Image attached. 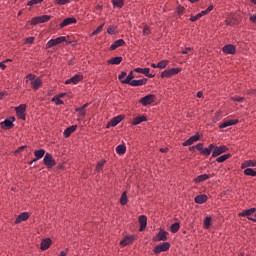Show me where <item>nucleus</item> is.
Listing matches in <instances>:
<instances>
[{
    "label": "nucleus",
    "instance_id": "1",
    "mask_svg": "<svg viewBox=\"0 0 256 256\" xmlns=\"http://www.w3.org/2000/svg\"><path fill=\"white\" fill-rule=\"evenodd\" d=\"M29 81L32 89H34L35 91H37V89H39L41 85H43V81L41 80V78H36L33 74H28L26 76V83H29Z\"/></svg>",
    "mask_w": 256,
    "mask_h": 256
},
{
    "label": "nucleus",
    "instance_id": "2",
    "mask_svg": "<svg viewBox=\"0 0 256 256\" xmlns=\"http://www.w3.org/2000/svg\"><path fill=\"white\" fill-rule=\"evenodd\" d=\"M69 36H60L55 39H51L47 42L46 47L47 49H51L55 47L56 45H61V43H67L69 40Z\"/></svg>",
    "mask_w": 256,
    "mask_h": 256
},
{
    "label": "nucleus",
    "instance_id": "3",
    "mask_svg": "<svg viewBox=\"0 0 256 256\" xmlns=\"http://www.w3.org/2000/svg\"><path fill=\"white\" fill-rule=\"evenodd\" d=\"M44 165L48 167V169H53L57 163L55 162V159H53V155L50 153H46L43 159Z\"/></svg>",
    "mask_w": 256,
    "mask_h": 256
},
{
    "label": "nucleus",
    "instance_id": "4",
    "mask_svg": "<svg viewBox=\"0 0 256 256\" xmlns=\"http://www.w3.org/2000/svg\"><path fill=\"white\" fill-rule=\"evenodd\" d=\"M180 72H181V69L179 68L167 69L161 73V77L162 79H165V78L169 79V77H173V75H177Z\"/></svg>",
    "mask_w": 256,
    "mask_h": 256
},
{
    "label": "nucleus",
    "instance_id": "5",
    "mask_svg": "<svg viewBox=\"0 0 256 256\" xmlns=\"http://www.w3.org/2000/svg\"><path fill=\"white\" fill-rule=\"evenodd\" d=\"M229 151V148L227 146H214L212 149V157H219V155H222V153H227Z\"/></svg>",
    "mask_w": 256,
    "mask_h": 256
},
{
    "label": "nucleus",
    "instance_id": "6",
    "mask_svg": "<svg viewBox=\"0 0 256 256\" xmlns=\"http://www.w3.org/2000/svg\"><path fill=\"white\" fill-rule=\"evenodd\" d=\"M139 103H141V105H143L144 107H147V105H151V103H155V95L153 94L146 95L139 100Z\"/></svg>",
    "mask_w": 256,
    "mask_h": 256
},
{
    "label": "nucleus",
    "instance_id": "7",
    "mask_svg": "<svg viewBox=\"0 0 256 256\" xmlns=\"http://www.w3.org/2000/svg\"><path fill=\"white\" fill-rule=\"evenodd\" d=\"M51 19L49 15H42L38 17H34L31 20V25H39V23H47Z\"/></svg>",
    "mask_w": 256,
    "mask_h": 256
},
{
    "label": "nucleus",
    "instance_id": "8",
    "mask_svg": "<svg viewBox=\"0 0 256 256\" xmlns=\"http://www.w3.org/2000/svg\"><path fill=\"white\" fill-rule=\"evenodd\" d=\"M169 247H171L169 242H164L160 245L155 246L154 253L158 255V253H163V251H169Z\"/></svg>",
    "mask_w": 256,
    "mask_h": 256
},
{
    "label": "nucleus",
    "instance_id": "9",
    "mask_svg": "<svg viewBox=\"0 0 256 256\" xmlns=\"http://www.w3.org/2000/svg\"><path fill=\"white\" fill-rule=\"evenodd\" d=\"M81 81H83V75L76 74L72 78L66 80L65 85H71V83H73V85H77V83H81Z\"/></svg>",
    "mask_w": 256,
    "mask_h": 256
},
{
    "label": "nucleus",
    "instance_id": "10",
    "mask_svg": "<svg viewBox=\"0 0 256 256\" xmlns=\"http://www.w3.org/2000/svg\"><path fill=\"white\" fill-rule=\"evenodd\" d=\"M255 211H256L255 208L243 210L242 212L239 213V217H247L250 221H255V219L251 218V215H253Z\"/></svg>",
    "mask_w": 256,
    "mask_h": 256
},
{
    "label": "nucleus",
    "instance_id": "11",
    "mask_svg": "<svg viewBox=\"0 0 256 256\" xmlns=\"http://www.w3.org/2000/svg\"><path fill=\"white\" fill-rule=\"evenodd\" d=\"M222 51L223 53H226V55H235L237 48L235 47V45L228 44L222 48Z\"/></svg>",
    "mask_w": 256,
    "mask_h": 256
},
{
    "label": "nucleus",
    "instance_id": "12",
    "mask_svg": "<svg viewBox=\"0 0 256 256\" xmlns=\"http://www.w3.org/2000/svg\"><path fill=\"white\" fill-rule=\"evenodd\" d=\"M25 109H27V106L25 104H21L19 107L16 108L17 116L23 121H25Z\"/></svg>",
    "mask_w": 256,
    "mask_h": 256
},
{
    "label": "nucleus",
    "instance_id": "13",
    "mask_svg": "<svg viewBox=\"0 0 256 256\" xmlns=\"http://www.w3.org/2000/svg\"><path fill=\"white\" fill-rule=\"evenodd\" d=\"M134 71L135 73H141L142 75H146V77H149V79H153V77H155L154 74L149 73V68H135Z\"/></svg>",
    "mask_w": 256,
    "mask_h": 256
},
{
    "label": "nucleus",
    "instance_id": "14",
    "mask_svg": "<svg viewBox=\"0 0 256 256\" xmlns=\"http://www.w3.org/2000/svg\"><path fill=\"white\" fill-rule=\"evenodd\" d=\"M51 238H45L42 240L41 244H40V249L42 251H47V249H49L51 247Z\"/></svg>",
    "mask_w": 256,
    "mask_h": 256
},
{
    "label": "nucleus",
    "instance_id": "15",
    "mask_svg": "<svg viewBox=\"0 0 256 256\" xmlns=\"http://www.w3.org/2000/svg\"><path fill=\"white\" fill-rule=\"evenodd\" d=\"M123 121V116L119 115L114 117L109 123L107 127H117Z\"/></svg>",
    "mask_w": 256,
    "mask_h": 256
},
{
    "label": "nucleus",
    "instance_id": "16",
    "mask_svg": "<svg viewBox=\"0 0 256 256\" xmlns=\"http://www.w3.org/2000/svg\"><path fill=\"white\" fill-rule=\"evenodd\" d=\"M129 85H131V87H141L142 85H147V79L132 80Z\"/></svg>",
    "mask_w": 256,
    "mask_h": 256
},
{
    "label": "nucleus",
    "instance_id": "17",
    "mask_svg": "<svg viewBox=\"0 0 256 256\" xmlns=\"http://www.w3.org/2000/svg\"><path fill=\"white\" fill-rule=\"evenodd\" d=\"M239 123V120L234 119V120H226L222 124H220V129H225L227 127H231V125H237Z\"/></svg>",
    "mask_w": 256,
    "mask_h": 256
},
{
    "label": "nucleus",
    "instance_id": "18",
    "mask_svg": "<svg viewBox=\"0 0 256 256\" xmlns=\"http://www.w3.org/2000/svg\"><path fill=\"white\" fill-rule=\"evenodd\" d=\"M73 23H77V19L76 18H66L63 20V22L60 24L61 29H63V27H67L68 25H73Z\"/></svg>",
    "mask_w": 256,
    "mask_h": 256
},
{
    "label": "nucleus",
    "instance_id": "19",
    "mask_svg": "<svg viewBox=\"0 0 256 256\" xmlns=\"http://www.w3.org/2000/svg\"><path fill=\"white\" fill-rule=\"evenodd\" d=\"M196 141H199V134H196L194 136H191L188 140H186L184 143H183V146L184 147H187L189 145H193Z\"/></svg>",
    "mask_w": 256,
    "mask_h": 256
},
{
    "label": "nucleus",
    "instance_id": "20",
    "mask_svg": "<svg viewBox=\"0 0 256 256\" xmlns=\"http://www.w3.org/2000/svg\"><path fill=\"white\" fill-rule=\"evenodd\" d=\"M76 130H77V125H72V126L66 128V129L64 130V137H66V139H67L68 137H71V134H72V133H75Z\"/></svg>",
    "mask_w": 256,
    "mask_h": 256
},
{
    "label": "nucleus",
    "instance_id": "21",
    "mask_svg": "<svg viewBox=\"0 0 256 256\" xmlns=\"http://www.w3.org/2000/svg\"><path fill=\"white\" fill-rule=\"evenodd\" d=\"M215 149V144H210L207 148H203L201 155H204L205 157H209L211 155V152Z\"/></svg>",
    "mask_w": 256,
    "mask_h": 256
},
{
    "label": "nucleus",
    "instance_id": "22",
    "mask_svg": "<svg viewBox=\"0 0 256 256\" xmlns=\"http://www.w3.org/2000/svg\"><path fill=\"white\" fill-rule=\"evenodd\" d=\"M29 219V213L23 212L21 213L15 220L16 225H19L22 221H27Z\"/></svg>",
    "mask_w": 256,
    "mask_h": 256
},
{
    "label": "nucleus",
    "instance_id": "23",
    "mask_svg": "<svg viewBox=\"0 0 256 256\" xmlns=\"http://www.w3.org/2000/svg\"><path fill=\"white\" fill-rule=\"evenodd\" d=\"M140 231H145L147 227V216L142 215L139 217Z\"/></svg>",
    "mask_w": 256,
    "mask_h": 256
},
{
    "label": "nucleus",
    "instance_id": "24",
    "mask_svg": "<svg viewBox=\"0 0 256 256\" xmlns=\"http://www.w3.org/2000/svg\"><path fill=\"white\" fill-rule=\"evenodd\" d=\"M154 241H167V232L163 230L159 231Z\"/></svg>",
    "mask_w": 256,
    "mask_h": 256
},
{
    "label": "nucleus",
    "instance_id": "25",
    "mask_svg": "<svg viewBox=\"0 0 256 256\" xmlns=\"http://www.w3.org/2000/svg\"><path fill=\"white\" fill-rule=\"evenodd\" d=\"M2 129H12L13 127V120L6 119L5 121L0 123Z\"/></svg>",
    "mask_w": 256,
    "mask_h": 256
},
{
    "label": "nucleus",
    "instance_id": "26",
    "mask_svg": "<svg viewBox=\"0 0 256 256\" xmlns=\"http://www.w3.org/2000/svg\"><path fill=\"white\" fill-rule=\"evenodd\" d=\"M195 203H198L199 205H203V203H205V201H207V195L202 194V195H198L194 198Z\"/></svg>",
    "mask_w": 256,
    "mask_h": 256
},
{
    "label": "nucleus",
    "instance_id": "27",
    "mask_svg": "<svg viewBox=\"0 0 256 256\" xmlns=\"http://www.w3.org/2000/svg\"><path fill=\"white\" fill-rule=\"evenodd\" d=\"M133 79H135V74L131 71L128 76L122 81L123 85H129Z\"/></svg>",
    "mask_w": 256,
    "mask_h": 256
},
{
    "label": "nucleus",
    "instance_id": "28",
    "mask_svg": "<svg viewBox=\"0 0 256 256\" xmlns=\"http://www.w3.org/2000/svg\"><path fill=\"white\" fill-rule=\"evenodd\" d=\"M87 107H89V104H84L80 108H76L75 111L79 113L80 117H85L87 115L85 112V109H87Z\"/></svg>",
    "mask_w": 256,
    "mask_h": 256
},
{
    "label": "nucleus",
    "instance_id": "29",
    "mask_svg": "<svg viewBox=\"0 0 256 256\" xmlns=\"http://www.w3.org/2000/svg\"><path fill=\"white\" fill-rule=\"evenodd\" d=\"M123 61V57L118 56L108 60V65H119Z\"/></svg>",
    "mask_w": 256,
    "mask_h": 256
},
{
    "label": "nucleus",
    "instance_id": "30",
    "mask_svg": "<svg viewBox=\"0 0 256 256\" xmlns=\"http://www.w3.org/2000/svg\"><path fill=\"white\" fill-rule=\"evenodd\" d=\"M211 177V175L209 174H202L199 175L197 178H195V183H203V181H207V179H209Z\"/></svg>",
    "mask_w": 256,
    "mask_h": 256
},
{
    "label": "nucleus",
    "instance_id": "31",
    "mask_svg": "<svg viewBox=\"0 0 256 256\" xmlns=\"http://www.w3.org/2000/svg\"><path fill=\"white\" fill-rule=\"evenodd\" d=\"M247 167H256V160H247L242 164V169H247Z\"/></svg>",
    "mask_w": 256,
    "mask_h": 256
},
{
    "label": "nucleus",
    "instance_id": "32",
    "mask_svg": "<svg viewBox=\"0 0 256 256\" xmlns=\"http://www.w3.org/2000/svg\"><path fill=\"white\" fill-rule=\"evenodd\" d=\"M143 121H147V117L138 116V117L134 118L132 125H139L140 123H143Z\"/></svg>",
    "mask_w": 256,
    "mask_h": 256
},
{
    "label": "nucleus",
    "instance_id": "33",
    "mask_svg": "<svg viewBox=\"0 0 256 256\" xmlns=\"http://www.w3.org/2000/svg\"><path fill=\"white\" fill-rule=\"evenodd\" d=\"M127 151V147H125V145H118L116 147V153H118V155H125Z\"/></svg>",
    "mask_w": 256,
    "mask_h": 256
},
{
    "label": "nucleus",
    "instance_id": "34",
    "mask_svg": "<svg viewBox=\"0 0 256 256\" xmlns=\"http://www.w3.org/2000/svg\"><path fill=\"white\" fill-rule=\"evenodd\" d=\"M34 155L38 160L43 159V157H45V149L36 150Z\"/></svg>",
    "mask_w": 256,
    "mask_h": 256
},
{
    "label": "nucleus",
    "instance_id": "35",
    "mask_svg": "<svg viewBox=\"0 0 256 256\" xmlns=\"http://www.w3.org/2000/svg\"><path fill=\"white\" fill-rule=\"evenodd\" d=\"M133 241L132 237H125L121 242L120 245H122V247H127V245H130V243Z\"/></svg>",
    "mask_w": 256,
    "mask_h": 256
},
{
    "label": "nucleus",
    "instance_id": "36",
    "mask_svg": "<svg viewBox=\"0 0 256 256\" xmlns=\"http://www.w3.org/2000/svg\"><path fill=\"white\" fill-rule=\"evenodd\" d=\"M229 157H231V154H224L220 157H218L216 159L217 163H225V161H227V159H229Z\"/></svg>",
    "mask_w": 256,
    "mask_h": 256
},
{
    "label": "nucleus",
    "instance_id": "37",
    "mask_svg": "<svg viewBox=\"0 0 256 256\" xmlns=\"http://www.w3.org/2000/svg\"><path fill=\"white\" fill-rule=\"evenodd\" d=\"M225 23L228 27H233L235 25V18L229 16L228 18H226Z\"/></svg>",
    "mask_w": 256,
    "mask_h": 256
},
{
    "label": "nucleus",
    "instance_id": "38",
    "mask_svg": "<svg viewBox=\"0 0 256 256\" xmlns=\"http://www.w3.org/2000/svg\"><path fill=\"white\" fill-rule=\"evenodd\" d=\"M181 227V225L179 224V222H175L174 224L171 225L170 227V231L171 233H177V231H179V228Z\"/></svg>",
    "mask_w": 256,
    "mask_h": 256
},
{
    "label": "nucleus",
    "instance_id": "39",
    "mask_svg": "<svg viewBox=\"0 0 256 256\" xmlns=\"http://www.w3.org/2000/svg\"><path fill=\"white\" fill-rule=\"evenodd\" d=\"M244 174L248 175L250 177H256V171L251 169V168H247L244 170Z\"/></svg>",
    "mask_w": 256,
    "mask_h": 256
},
{
    "label": "nucleus",
    "instance_id": "40",
    "mask_svg": "<svg viewBox=\"0 0 256 256\" xmlns=\"http://www.w3.org/2000/svg\"><path fill=\"white\" fill-rule=\"evenodd\" d=\"M112 3L114 7H118L119 9H121V7L125 5V2L123 0H112Z\"/></svg>",
    "mask_w": 256,
    "mask_h": 256
},
{
    "label": "nucleus",
    "instance_id": "41",
    "mask_svg": "<svg viewBox=\"0 0 256 256\" xmlns=\"http://www.w3.org/2000/svg\"><path fill=\"white\" fill-rule=\"evenodd\" d=\"M169 65V60H162L157 64L158 69H165Z\"/></svg>",
    "mask_w": 256,
    "mask_h": 256
},
{
    "label": "nucleus",
    "instance_id": "42",
    "mask_svg": "<svg viewBox=\"0 0 256 256\" xmlns=\"http://www.w3.org/2000/svg\"><path fill=\"white\" fill-rule=\"evenodd\" d=\"M128 198H127V192H123L120 198V203L122 205H127Z\"/></svg>",
    "mask_w": 256,
    "mask_h": 256
},
{
    "label": "nucleus",
    "instance_id": "43",
    "mask_svg": "<svg viewBox=\"0 0 256 256\" xmlns=\"http://www.w3.org/2000/svg\"><path fill=\"white\" fill-rule=\"evenodd\" d=\"M204 227L205 229H209V227H211V217L207 216L204 219Z\"/></svg>",
    "mask_w": 256,
    "mask_h": 256
},
{
    "label": "nucleus",
    "instance_id": "44",
    "mask_svg": "<svg viewBox=\"0 0 256 256\" xmlns=\"http://www.w3.org/2000/svg\"><path fill=\"white\" fill-rule=\"evenodd\" d=\"M116 31H117V27H115V26H110V27L107 29V34H108V35H115Z\"/></svg>",
    "mask_w": 256,
    "mask_h": 256
},
{
    "label": "nucleus",
    "instance_id": "45",
    "mask_svg": "<svg viewBox=\"0 0 256 256\" xmlns=\"http://www.w3.org/2000/svg\"><path fill=\"white\" fill-rule=\"evenodd\" d=\"M104 166H105V160L98 162V164L96 166V171H103Z\"/></svg>",
    "mask_w": 256,
    "mask_h": 256
},
{
    "label": "nucleus",
    "instance_id": "46",
    "mask_svg": "<svg viewBox=\"0 0 256 256\" xmlns=\"http://www.w3.org/2000/svg\"><path fill=\"white\" fill-rule=\"evenodd\" d=\"M52 102L55 103L56 105H63V100H61V98L54 96L52 98Z\"/></svg>",
    "mask_w": 256,
    "mask_h": 256
},
{
    "label": "nucleus",
    "instance_id": "47",
    "mask_svg": "<svg viewBox=\"0 0 256 256\" xmlns=\"http://www.w3.org/2000/svg\"><path fill=\"white\" fill-rule=\"evenodd\" d=\"M103 27H105V24H101L96 30L92 32V35H99L103 31Z\"/></svg>",
    "mask_w": 256,
    "mask_h": 256
},
{
    "label": "nucleus",
    "instance_id": "48",
    "mask_svg": "<svg viewBox=\"0 0 256 256\" xmlns=\"http://www.w3.org/2000/svg\"><path fill=\"white\" fill-rule=\"evenodd\" d=\"M125 77H127V72H125V71L121 72V74L118 75V79H119V81H121V83H123V81H125Z\"/></svg>",
    "mask_w": 256,
    "mask_h": 256
},
{
    "label": "nucleus",
    "instance_id": "49",
    "mask_svg": "<svg viewBox=\"0 0 256 256\" xmlns=\"http://www.w3.org/2000/svg\"><path fill=\"white\" fill-rule=\"evenodd\" d=\"M114 44H116V46H118V48H119V47H123V45H125V40H123V39H118V40H116V41L114 42Z\"/></svg>",
    "mask_w": 256,
    "mask_h": 256
},
{
    "label": "nucleus",
    "instance_id": "50",
    "mask_svg": "<svg viewBox=\"0 0 256 256\" xmlns=\"http://www.w3.org/2000/svg\"><path fill=\"white\" fill-rule=\"evenodd\" d=\"M43 0H31L28 2V5L30 7H33V5H39V3H42Z\"/></svg>",
    "mask_w": 256,
    "mask_h": 256
},
{
    "label": "nucleus",
    "instance_id": "51",
    "mask_svg": "<svg viewBox=\"0 0 256 256\" xmlns=\"http://www.w3.org/2000/svg\"><path fill=\"white\" fill-rule=\"evenodd\" d=\"M71 0H56L57 5H67Z\"/></svg>",
    "mask_w": 256,
    "mask_h": 256
},
{
    "label": "nucleus",
    "instance_id": "52",
    "mask_svg": "<svg viewBox=\"0 0 256 256\" xmlns=\"http://www.w3.org/2000/svg\"><path fill=\"white\" fill-rule=\"evenodd\" d=\"M198 19H201V14L199 13L196 16H192L190 18V21L195 22V21H198Z\"/></svg>",
    "mask_w": 256,
    "mask_h": 256
},
{
    "label": "nucleus",
    "instance_id": "53",
    "mask_svg": "<svg viewBox=\"0 0 256 256\" xmlns=\"http://www.w3.org/2000/svg\"><path fill=\"white\" fill-rule=\"evenodd\" d=\"M151 33V30L149 29V27L145 26L143 29V35L147 36Z\"/></svg>",
    "mask_w": 256,
    "mask_h": 256
},
{
    "label": "nucleus",
    "instance_id": "54",
    "mask_svg": "<svg viewBox=\"0 0 256 256\" xmlns=\"http://www.w3.org/2000/svg\"><path fill=\"white\" fill-rule=\"evenodd\" d=\"M232 101H236L237 103H241V101H243V97L234 96V97H232Z\"/></svg>",
    "mask_w": 256,
    "mask_h": 256
},
{
    "label": "nucleus",
    "instance_id": "55",
    "mask_svg": "<svg viewBox=\"0 0 256 256\" xmlns=\"http://www.w3.org/2000/svg\"><path fill=\"white\" fill-rule=\"evenodd\" d=\"M195 147L200 153L203 151V143H199Z\"/></svg>",
    "mask_w": 256,
    "mask_h": 256
},
{
    "label": "nucleus",
    "instance_id": "56",
    "mask_svg": "<svg viewBox=\"0 0 256 256\" xmlns=\"http://www.w3.org/2000/svg\"><path fill=\"white\" fill-rule=\"evenodd\" d=\"M190 51H193V48L188 47V48H186L185 50L182 51V54L187 55Z\"/></svg>",
    "mask_w": 256,
    "mask_h": 256
},
{
    "label": "nucleus",
    "instance_id": "57",
    "mask_svg": "<svg viewBox=\"0 0 256 256\" xmlns=\"http://www.w3.org/2000/svg\"><path fill=\"white\" fill-rule=\"evenodd\" d=\"M115 49H118L117 44L114 42L111 46H110V51H115Z\"/></svg>",
    "mask_w": 256,
    "mask_h": 256
},
{
    "label": "nucleus",
    "instance_id": "58",
    "mask_svg": "<svg viewBox=\"0 0 256 256\" xmlns=\"http://www.w3.org/2000/svg\"><path fill=\"white\" fill-rule=\"evenodd\" d=\"M250 21L256 25V14L250 16Z\"/></svg>",
    "mask_w": 256,
    "mask_h": 256
},
{
    "label": "nucleus",
    "instance_id": "59",
    "mask_svg": "<svg viewBox=\"0 0 256 256\" xmlns=\"http://www.w3.org/2000/svg\"><path fill=\"white\" fill-rule=\"evenodd\" d=\"M33 41H35V38H33V37H30V38L26 39V43H28V44L33 43Z\"/></svg>",
    "mask_w": 256,
    "mask_h": 256
},
{
    "label": "nucleus",
    "instance_id": "60",
    "mask_svg": "<svg viewBox=\"0 0 256 256\" xmlns=\"http://www.w3.org/2000/svg\"><path fill=\"white\" fill-rule=\"evenodd\" d=\"M209 14V12L207 10H203L201 13H199V15H201V17H203V15H207Z\"/></svg>",
    "mask_w": 256,
    "mask_h": 256
},
{
    "label": "nucleus",
    "instance_id": "61",
    "mask_svg": "<svg viewBox=\"0 0 256 256\" xmlns=\"http://www.w3.org/2000/svg\"><path fill=\"white\" fill-rule=\"evenodd\" d=\"M169 151V148H160L161 153H167Z\"/></svg>",
    "mask_w": 256,
    "mask_h": 256
},
{
    "label": "nucleus",
    "instance_id": "62",
    "mask_svg": "<svg viewBox=\"0 0 256 256\" xmlns=\"http://www.w3.org/2000/svg\"><path fill=\"white\" fill-rule=\"evenodd\" d=\"M7 66L3 63V62H0V69H6Z\"/></svg>",
    "mask_w": 256,
    "mask_h": 256
},
{
    "label": "nucleus",
    "instance_id": "63",
    "mask_svg": "<svg viewBox=\"0 0 256 256\" xmlns=\"http://www.w3.org/2000/svg\"><path fill=\"white\" fill-rule=\"evenodd\" d=\"M197 97H198V99H201V97H203V92L199 91V92L197 93Z\"/></svg>",
    "mask_w": 256,
    "mask_h": 256
},
{
    "label": "nucleus",
    "instance_id": "64",
    "mask_svg": "<svg viewBox=\"0 0 256 256\" xmlns=\"http://www.w3.org/2000/svg\"><path fill=\"white\" fill-rule=\"evenodd\" d=\"M59 256H67V252L61 251L60 254H59Z\"/></svg>",
    "mask_w": 256,
    "mask_h": 256
}]
</instances>
